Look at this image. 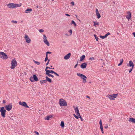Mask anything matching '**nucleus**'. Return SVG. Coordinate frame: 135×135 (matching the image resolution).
Returning <instances> with one entry per match:
<instances>
[{
	"mask_svg": "<svg viewBox=\"0 0 135 135\" xmlns=\"http://www.w3.org/2000/svg\"><path fill=\"white\" fill-rule=\"evenodd\" d=\"M21 6V4L11 3L7 5V6L10 8H13L15 7H19Z\"/></svg>",
	"mask_w": 135,
	"mask_h": 135,
	"instance_id": "obj_1",
	"label": "nucleus"
},
{
	"mask_svg": "<svg viewBox=\"0 0 135 135\" xmlns=\"http://www.w3.org/2000/svg\"><path fill=\"white\" fill-rule=\"evenodd\" d=\"M17 63L15 58L12 59L11 61V68L12 69H13L17 66Z\"/></svg>",
	"mask_w": 135,
	"mask_h": 135,
	"instance_id": "obj_2",
	"label": "nucleus"
},
{
	"mask_svg": "<svg viewBox=\"0 0 135 135\" xmlns=\"http://www.w3.org/2000/svg\"><path fill=\"white\" fill-rule=\"evenodd\" d=\"M77 75L78 76L80 77L81 79H83V83H85L86 82V79L87 78V77L85 75L80 73H77Z\"/></svg>",
	"mask_w": 135,
	"mask_h": 135,
	"instance_id": "obj_3",
	"label": "nucleus"
},
{
	"mask_svg": "<svg viewBox=\"0 0 135 135\" xmlns=\"http://www.w3.org/2000/svg\"><path fill=\"white\" fill-rule=\"evenodd\" d=\"M0 108V112H1V116L3 117L4 118L5 117L6 110L4 109V107H1Z\"/></svg>",
	"mask_w": 135,
	"mask_h": 135,
	"instance_id": "obj_4",
	"label": "nucleus"
},
{
	"mask_svg": "<svg viewBox=\"0 0 135 135\" xmlns=\"http://www.w3.org/2000/svg\"><path fill=\"white\" fill-rule=\"evenodd\" d=\"M59 104L60 106H67V103L66 101L62 99H61L59 101Z\"/></svg>",
	"mask_w": 135,
	"mask_h": 135,
	"instance_id": "obj_5",
	"label": "nucleus"
},
{
	"mask_svg": "<svg viewBox=\"0 0 135 135\" xmlns=\"http://www.w3.org/2000/svg\"><path fill=\"white\" fill-rule=\"evenodd\" d=\"M118 95V94H113L112 95H107V97L111 100H114V98H116Z\"/></svg>",
	"mask_w": 135,
	"mask_h": 135,
	"instance_id": "obj_6",
	"label": "nucleus"
},
{
	"mask_svg": "<svg viewBox=\"0 0 135 135\" xmlns=\"http://www.w3.org/2000/svg\"><path fill=\"white\" fill-rule=\"evenodd\" d=\"M0 57L3 59H6L8 58L7 55L4 53L0 52Z\"/></svg>",
	"mask_w": 135,
	"mask_h": 135,
	"instance_id": "obj_7",
	"label": "nucleus"
},
{
	"mask_svg": "<svg viewBox=\"0 0 135 135\" xmlns=\"http://www.w3.org/2000/svg\"><path fill=\"white\" fill-rule=\"evenodd\" d=\"M30 79L31 82L37 81L38 80V78L35 75H34L33 77H30Z\"/></svg>",
	"mask_w": 135,
	"mask_h": 135,
	"instance_id": "obj_8",
	"label": "nucleus"
},
{
	"mask_svg": "<svg viewBox=\"0 0 135 135\" xmlns=\"http://www.w3.org/2000/svg\"><path fill=\"white\" fill-rule=\"evenodd\" d=\"M43 37L44 42L47 46H49L50 45V44L46 39V36L45 35H44L43 36Z\"/></svg>",
	"mask_w": 135,
	"mask_h": 135,
	"instance_id": "obj_9",
	"label": "nucleus"
},
{
	"mask_svg": "<svg viewBox=\"0 0 135 135\" xmlns=\"http://www.w3.org/2000/svg\"><path fill=\"white\" fill-rule=\"evenodd\" d=\"M19 104L21 105L22 106L26 108H29V107L27 105L26 103L25 102H22L21 101H20L19 103Z\"/></svg>",
	"mask_w": 135,
	"mask_h": 135,
	"instance_id": "obj_10",
	"label": "nucleus"
},
{
	"mask_svg": "<svg viewBox=\"0 0 135 135\" xmlns=\"http://www.w3.org/2000/svg\"><path fill=\"white\" fill-rule=\"evenodd\" d=\"M12 107V104L11 103H10L8 105H6L5 108L7 110L9 111L11 110Z\"/></svg>",
	"mask_w": 135,
	"mask_h": 135,
	"instance_id": "obj_11",
	"label": "nucleus"
},
{
	"mask_svg": "<svg viewBox=\"0 0 135 135\" xmlns=\"http://www.w3.org/2000/svg\"><path fill=\"white\" fill-rule=\"evenodd\" d=\"M25 39L27 43H29L30 42L31 39L28 37L27 35H26L25 36Z\"/></svg>",
	"mask_w": 135,
	"mask_h": 135,
	"instance_id": "obj_12",
	"label": "nucleus"
},
{
	"mask_svg": "<svg viewBox=\"0 0 135 135\" xmlns=\"http://www.w3.org/2000/svg\"><path fill=\"white\" fill-rule=\"evenodd\" d=\"M127 15L126 16V18L128 20H129L131 17V13L130 12H127Z\"/></svg>",
	"mask_w": 135,
	"mask_h": 135,
	"instance_id": "obj_13",
	"label": "nucleus"
},
{
	"mask_svg": "<svg viewBox=\"0 0 135 135\" xmlns=\"http://www.w3.org/2000/svg\"><path fill=\"white\" fill-rule=\"evenodd\" d=\"M96 13L98 18L99 19L101 17V16L99 12L98 9L97 8L96 9Z\"/></svg>",
	"mask_w": 135,
	"mask_h": 135,
	"instance_id": "obj_14",
	"label": "nucleus"
},
{
	"mask_svg": "<svg viewBox=\"0 0 135 135\" xmlns=\"http://www.w3.org/2000/svg\"><path fill=\"white\" fill-rule=\"evenodd\" d=\"M127 66L130 67H132V68H133L134 66L133 63L132 61L131 60L129 61V64H127Z\"/></svg>",
	"mask_w": 135,
	"mask_h": 135,
	"instance_id": "obj_15",
	"label": "nucleus"
},
{
	"mask_svg": "<svg viewBox=\"0 0 135 135\" xmlns=\"http://www.w3.org/2000/svg\"><path fill=\"white\" fill-rule=\"evenodd\" d=\"M87 64L86 63H82L80 65L81 68L84 69L86 68L87 66Z\"/></svg>",
	"mask_w": 135,
	"mask_h": 135,
	"instance_id": "obj_16",
	"label": "nucleus"
},
{
	"mask_svg": "<svg viewBox=\"0 0 135 135\" xmlns=\"http://www.w3.org/2000/svg\"><path fill=\"white\" fill-rule=\"evenodd\" d=\"M71 53H69L68 54L66 55L64 57V58L65 60L68 59L71 56Z\"/></svg>",
	"mask_w": 135,
	"mask_h": 135,
	"instance_id": "obj_17",
	"label": "nucleus"
},
{
	"mask_svg": "<svg viewBox=\"0 0 135 135\" xmlns=\"http://www.w3.org/2000/svg\"><path fill=\"white\" fill-rule=\"evenodd\" d=\"M110 33L108 32L104 36H100V38H102V39H104L106 37H107L108 35H110Z\"/></svg>",
	"mask_w": 135,
	"mask_h": 135,
	"instance_id": "obj_18",
	"label": "nucleus"
},
{
	"mask_svg": "<svg viewBox=\"0 0 135 135\" xmlns=\"http://www.w3.org/2000/svg\"><path fill=\"white\" fill-rule=\"evenodd\" d=\"M32 11V9L31 8H27L25 11V12L26 13H30Z\"/></svg>",
	"mask_w": 135,
	"mask_h": 135,
	"instance_id": "obj_19",
	"label": "nucleus"
},
{
	"mask_svg": "<svg viewBox=\"0 0 135 135\" xmlns=\"http://www.w3.org/2000/svg\"><path fill=\"white\" fill-rule=\"evenodd\" d=\"M129 121L131 122L132 123H135V119L132 118H129Z\"/></svg>",
	"mask_w": 135,
	"mask_h": 135,
	"instance_id": "obj_20",
	"label": "nucleus"
},
{
	"mask_svg": "<svg viewBox=\"0 0 135 135\" xmlns=\"http://www.w3.org/2000/svg\"><path fill=\"white\" fill-rule=\"evenodd\" d=\"M45 71H46V73H51V74H53V73H54V72H55V71H53V70H45Z\"/></svg>",
	"mask_w": 135,
	"mask_h": 135,
	"instance_id": "obj_21",
	"label": "nucleus"
},
{
	"mask_svg": "<svg viewBox=\"0 0 135 135\" xmlns=\"http://www.w3.org/2000/svg\"><path fill=\"white\" fill-rule=\"evenodd\" d=\"M74 110L75 113L76 114L79 113L78 107H76L75 108Z\"/></svg>",
	"mask_w": 135,
	"mask_h": 135,
	"instance_id": "obj_22",
	"label": "nucleus"
},
{
	"mask_svg": "<svg viewBox=\"0 0 135 135\" xmlns=\"http://www.w3.org/2000/svg\"><path fill=\"white\" fill-rule=\"evenodd\" d=\"M46 78V80H47V81H48L50 83H51L52 82L51 79L48 78V77L46 76L45 77Z\"/></svg>",
	"mask_w": 135,
	"mask_h": 135,
	"instance_id": "obj_23",
	"label": "nucleus"
},
{
	"mask_svg": "<svg viewBox=\"0 0 135 135\" xmlns=\"http://www.w3.org/2000/svg\"><path fill=\"white\" fill-rule=\"evenodd\" d=\"M85 56L84 55H82L80 57V61H81L83 60L84 58H85Z\"/></svg>",
	"mask_w": 135,
	"mask_h": 135,
	"instance_id": "obj_24",
	"label": "nucleus"
},
{
	"mask_svg": "<svg viewBox=\"0 0 135 135\" xmlns=\"http://www.w3.org/2000/svg\"><path fill=\"white\" fill-rule=\"evenodd\" d=\"M40 82L41 84H43L44 83H47V80H41Z\"/></svg>",
	"mask_w": 135,
	"mask_h": 135,
	"instance_id": "obj_25",
	"label": "nucleus"
},
{
	"mask_svg": "<svg viewBox=\"0 0 135 135\" xmlns=\"http://www.w3.org/2000/svg\"><path fill=\"white\" fill-rule=\"evenodd\" d=\"M52 117V115H50L47 117L45 118V120H49L50 119V118H51Z\"/></svg>",
	"mask_w": 135,
	"mask_h": 135,
	"instance_id": "obj_26",
	"label": "nucleus"
},
{
	"mask_svg": "<svg viewBox=\"0 0 135 135\" xmlns=\"http://www.w3.org/2000/svg\"><path fill=\"white\" fill-rule=\"evenodd\" d=\"M45 73L46 75H47L49 77L51 76L52 78H53L54 77V76L53 75L49 73Z\"/></svg>",
	"mask_w": 135,
	"mask_h": 135,
	"instance_id": "obj_27",
	"label": "nucleus"
},
{
	"mask_svg": "<svg viewBox=\"0 0 135 135\" xmlns=\"http://www.w3.org/2000/svg\"><path fill=\"white\" fill-rule=\"evenodd\" d=\"M60 126H61L62 128L64 127V123L63 121H61V123Z\"/></svg>",
	"mask_w": 135,
	"mask_h": 135,
	"instance_id": "obj_28",
	"label": "nucleus"
},
{
	"mask_svg": "<svg viewBox=\"0 0 135 135\" xmlns=\"http://www.w3.org/2000/svg\"><path fill=\"white\" fill-rule=\"evenodd\" d=\"M73 24L75 27H76V24L75 22V21H74L72 20L71 21V24Z\"/></svg>",
	"mask_w": 135,
	"mask_h": 135,
	"instance_id": "obj_29",
	"label": "nucleus"
},
{
	"mask_svg": "<svg viewBox=\"0 0 135 135\" xmlns=\"http://www.w3.org/2000/svg\"><path fill=\"white\" fill-rule=\"evenodd\" d=\"M93 23H94V26H95L96 25L98 26L99 25V23L98 22H97L96 21H94Z\"/></svg>",
	"mask_w": 135,
	"mask_h": 135,
	"instance_id": "obj_30",
	"label": "nucleus"
},
{
	"mask_svg": "<svg viewBox=\"0 0 135 135\" xmlns=\"http://www.w3.org/2000/svg\"><path fill=\"white\" fill-rule=\"evenodd\" d=\"M123 59H121L120 60V63L118 65V66L121 65L123 63Z\"/></svg>",
	"mask_w": 135,
	"mask_h": 135,
	"instance_id": "obj_31",
	"label": "nucleus"
},
{
	"mask_svg": "<svg viewBox=\"0 0 135 135\" xmlns=\"http://www.w3.org/2000/svg\"><path fill=\"white\" fill-rule=\"evenodd\" d=\"M95 38L96 40V41H98V39H99V38L97 36V35H95L94 34V35Z\"/></svg>",
	"mask_w": 135,
	"mask_h": 135,
	"instance_id": "obj_32",
	"label": "nucleus"
},
{
	"mask_svg": "<svg viewBox=\"0 0 135 135\" xmlns=\"http://www.w3.org/2000/svg\"><path fill=\"white\" fill-rule=\"evenodd\" d=\"M33 61L36 64H37V65H39L40 64V63L38 61H35V60H33Z\"/></svg>",
	"mask_w": 135,
	"mask_h": 135,
	"instance_id": "obj_33",
	"label": "nucleus"
},
{
	"mask_svg": "<svg viewBox=\"0 0 135 135\" xmlns=\"http://www.w3.org/2000/svg\"><path fill=\"white\" fill-rule=\"evenodd\" d=\"M94 59H95L93 57H90L89 59V60H91V61L93 60H94Z\"/></svg>",
	"mask_w": 135,
	"mask_h": 135,
	"instance_id": "obj_34",
	"label": "nucleus"
},
{
	"mask_svg": "<svg viewBox=\"0 0 135 135\" xmlns=\"http://www.w3.org/2000/svg\"><path fill=\"white\" fill-rule=\"evenodd\" d=\"M73 115L74 116V117L77 119H78L79 118V117L77 115H76L75 114H73Z\"/></svg>",
	"mask_w": 135,
	"mask_h": 135,
	"instance_id": "obj_35",
	"label": "nucleus"
},
{
	"mask_svg": "<svg viewBox=\"0 0 135 135\" xmlns=\"http://www.w3.org/2000/svg\"><path fill=\"white\" fill-rule=\"evenodd\" d=\"M44 31V30L43 29H40L39 30V31L40 32H43Z\"/></svg>",
	"mask_w": 135,
	"mask_h": 135,
	"instance_id": "obj_36",
	"label": "nucleus"
},
{
	"mask_svg": "<svg viewBox=\"0 0 135 135\" xmlns=\"http://www.w3.org/2000/svg\"><path fill=\"white\" fill-rule=\"evenodd\" d=\"M12 22L14 23H17V21H16L12 20Z\"/></svg>",
	"mask_w": 135,
	"mask_h": 135,
	"instance_id": "obj_37",
	"label": "nucleus"
},
{
	"mask_svg": "<svg viewBox=\"0 0 135 135\" xmlns=\"http://www.w3.org/2000/svg\"><path fill=\"white\" fill-rule=\"evenodd\" d=\"M76 115H77L78 116V117H79V118L80 117H81L79 113L77 114Z\"/></svg>",
	"mask_w": 135,
	"mask_h": 135,
	"instance_id": "obj_38",
	"label": "nucleus"
},
{
	"mask_svg": "<svg viewBox=\"0 0 135 135\" xmlns=\"http://www.w3.org/2000/svg\"><path fill=\"white\" fill-rule=\"evenodd\" d=\"M71 4L72 5V6H74V2H72L71 3Z\"/></svg>",
	"mask_w": 135,
	"mask_h": 135,
	"instance_id": "obj_39",
	"label": "nucleus"
},
{
	"mask_svg": "<svg viewBox=\"0 0 135 135\" xmlns=\"http://www.w3.org/2000/svg\"><path fill=\"white\" fill-rule=\"evenodd\" d=\"M47 69H51V68H50V67H48V66H46V69H45V70H46H46H47Z\"/></svg>",
	"mask_w": 135,
	"mask_h": 135,
	"instance_id": "obj_40",
	"label": "nucleus"
},
{
	"mask_svg": "<svg viewBox=\"0 0 135 135\" xmlns=\"http://www.w3.org/2000/svg\"><path fill=\"white\" fill-rule=\"evenodd\" d=\"M69 32L70 33V35H71V34H72V30L71 29H70V30L69 31Z\"/></svg>",
	"mask_w": 135,
	"mask_h": 135,
	"instance_id": "obj_41",
	"label": "nucleus"
},
{
	"mask_svg": "<svg viewBox=\"0 0 135 135\" xmlns=\"http://www.w3.org/2000/svg\"><path fill=\"white\" fill-rule=\"evenodd\" d=\"M133 68H131V69L129 71V73H131L132 71Z\"/></svg>",
	"mask_w": 135,
	"mask_h": 135,
	"instance_id": "obj_42",
	"label": "nucleus"
},
{
	"mask_svg": "<svg viewBox=\"0 0 135 135\" xmlns=\"http://www.w3.org/2000/svg\"><path fill=\"white\" fill-rule=\"evenodd\" d=\"M57 76H59V75L56 73L55 72L54 73Z\"/></svg>",
	"mask_w": 135,
	"mask_h": 135,
	"instance_id": "obj_43",
	"label": "nucleus"
},
{
	"mask_svg": "<svg viewBox=\"0 0 135 135\" xmlns=\"http://www.w3.org/2000/svg\"><path fill=\"white\" fill-rule=\"evenodd\" d=\"M34 133H35L37 135H38L39 134V133H38L36 131H35Z\"/></svg>",
	"mask_w": 135,
	"mask_h": 135,
	"instance_id": "obj_44",
	"label": "nucleus"
},
{
	"mask_svg": "<svg viewBox=\"0 0 135 135\" xmlns=\"http://www.w3.org/2000/svg\"><path fill=\"white\" fill-rule=\"evenodd\" d=\"M100 129L102 131V133L103 134L104 133V132L103 130V128H100Z\"/></svg>",
	"mask_w": 135,
	"mask_h": 135,
	"instance_id": "obj_45",
	"label": "nucleus"
},
{
	"mask_svg": "<svg viewBox=\"0 0 135 135\" xmlns=\"http://www.w3.org/2000/svg\"><path fill=\"white\" fill-rule=\"evenodd\" d=\"M99 123L100 125L102 124V120L101 119L100 120Z\"/></svg>",
	"mask_w": 135,
	"mask_h": 135,
	"instance_id": "obj_46",
	"label": "nucleus"
},
{
	"mask_svg": "<svg viewBox=\"0 0 135 135\" xmlns=\"http://www.w3.org/2000/svg\"><path fill=\"white\" fill-rule=\"evenodd\" d=\"M48 60V57H46L45 60V62H46L47 60Z\"/></svg>",
	"mask_w": 135,
	"mask_h": 135,
	"instance_id": "obj_47",
	"label": "nucleus"
},
{
	"mask_svg": "<svg viewBox=\"0 0 135 135\" xmlns=\"http://www.w3.org/2000/svg\"><path fill=\"white\" fill-rule=\"evenodd\" d=\"M100 129L103 128L102 124H100Z\"/></svg>",
	"mask_w": 135,
	"mask_h": 135,
	"instance_id": "obj_48",
	"label": "nucleus"
},
{
	"mask_svg": "<svg viewBox=\"0 0 135 135\" xmlns=\"http://www.w3.org/2000/svg\"><path fill=\"white\" fill-rule=\"evenodd\" d=\"M65 15L66 16H70V15H69L68 14L66 13V14H65Z\"/></svg>",
	"mask_w": 135,
	"mask_h": 135,
	"instance_id": "obj_49",
	"label": "nucleus"
},
{
	"mask_svg": "<svg viewBox=\"0 0 135 135\" xmlns=\"http://www.w3.org/2000/svg\"><path fill=\"white\" fill-rule=\"evenodd\" d=\"M46 53H47V54H51V52L50 51H47L46 52Z\"/></svg>",
	"mask_w": 135,
	"mask_h": 135,
	"instance_id": "obj_50",
	"label": "nucleus"
},
{
	"mask_svg": "<svg viewBox=\"0 0 135 135\" xmlns=\"http://www.w3.org/2000/svg\"><path fill=\"white\" fill-rule=\"evenodd\" d=\"M78 62H77V64H76L75 65V66L74 67V68H76V67L77 66H78Z\"/></svg>",
	"mask_w": 135,
	"mask_h": 135,
	"instance_id": "obj_51",
	"label": "nucleus"
},
{
	"mask_svg": "<svg viewBox=\"0 0 135 135\" xmlns=\"http://www.w3.org/2000/svg\"><path fill=\"white\" fill-rule=\"evenodd\" d=\"M3 104H5L6 103V101L4 100H3Z\"/></svg>",
	"mask_w": 135,
	"mask_h": 135,
	"instance_id": "obj_52",
	"label": "nucleus"
},
{
	"mask_svg": "<svg viewBox=\"0 0 135 135\" xmlns=\"http://www.w3.org/2000/svg\"><path fill=\"white\" fill-rule=\"evenodd\" d=\"M46 57H48V54L46 52Z\"/></svg>",
	"mask_w": 135,
	"mask_h": 135,
	"instance_id": "obj_53",
	"label": "nucleus"
},
{
	"mask_svg": "<svg viewBox=\"0 0 135 135\" xmlns=\"http://www.w3.org/2000/svg\"><path fill=\"white\" fill-rule=\"evenodd\" d=\"M104 128H108V126L107 125H106V126H104Z\"/></svg>",
	"mask_w": 135,
	"mask_h": 135,
	"instance_id": "obj_54",
	"label": "nucleus"
},
{
	"mask_svg": "<svg viewBox=\"0 0 135 135\" xmlns=\"http://www.w3.org/2000/svg\"><path fill=\"white\" fill-rule=\"evenodd\" d=\"M132 34L134 37H135V32H133Z\"/></svg>",
	"mask_w": 135,
	"mask_h": 135,
	"instance_id": "obj_55",
	"label": "nucleus"
},
{
	"mask_svg": "<svg viewBox=\"0 0 135 135\" xmlns=\"http://www.w3.org/2000/svg\"><path fill=\"white\" fill-rule=\"evenodd\" d=\"M79 118L80 119H81V120L82 121H83V118H82V117H80Z\"/></svg>",
	"mask_w": 135,
	"mask_h": 135,
	"instance_id": "obj_56",
	"label": "nucleus"
},
{
	"mask_svg": "<svg viewBox=\"0 0 135 135\" xmlns=\"http://www.w3.org/2000/svg\"><path fill=\"white\" fill-rule=\"evenodd\" d=\"M86 97L87 98H88L89 99H90V97L89 96H88V95L86 96Z\"/></svg>",
	"mask_w": 135,
	"mask_h": 135,
	"instance_id": "obj_57",
	"label": "nucleus"
},
{
	"mask_svg": "<svg viewBox=\"0 0 135 135\" xmlns=\"http://www.w3.org/2000/svg\"><path fill=\"white\" fill-rule=\"evenodd\" d=\"M47 60H48L47 62L49 63V62L50 61V60L49 59H48Z\"/></svg>",
	"mask_w": 135,
	"mask_h": 135,
	"instance_id": "obj_58",
	"label": "nucleus"
},
{
	"mask_svg": "<svg viewBox=\"0 0 135 135\" xmlns=\"http://www.w3.org/2000/svg\"><path fill=\"white\" fill-rule=\"evenodd\" d=\"M49 64V63H48V62H47L46 63V66H47V65Z\"/></svg>",
	"mask_w": 135,
	"mask_h": 135,
	"instance_id": "obj_59",
	"label": "nucleus"
},
{
	"mask_svg": "<svg viewBox=\"0 0 135 135\" xmlns=\"http://www.w3.org/2000/svg\"><path fill=\"white\" fill-rule=\"evenodd\" d=\"M112 120V119H109V122H111V121Z\"/></svg>",
	"mask_w": 135,
	"mask_h": 135,
	"instance_id": "obj_60",
	"label": "nucleus"
},
{
	"mask_svg": "<svg viewBox=\"0 0 135 135\" xmlns=\"http://www.w3.org/2000/svg\"><path fill=\"white\" fill-rule=\"evenodd\" d=\"M36 7H37V8H38V6H37Z\"/></svg>",
	"mask_w": 135,
	"mask_h": 135,
	"instance_id": "obj_61",
	"label": "nucleus"
},
{
	"mask_svg": "<svg viewBox=\"0 0 135 135\" xmlns=\"http://www.w3.org/2000/svg\"><path fill=\"white\" fill-rule=\"evenodd\" d=\"M113 3H114V4H115V2H114V1H113Z\"/></svg>",
	"mask_w": 135,
	"mask_h": 135,
	"instance_id": "obj_62",
	"label": "nucleus"
},
{
	"mask_svg": "<svg viewBox=\"0 0 135 135\" xmlns=\"http://www.w3.org/2000/svg\"><path fill=\"white\" fill-rule=\"evenodd\" d=\"M51 69H54V68H51Z\"/></svg>",
	"mask_w": 135,
	"mask_h": 135,
	"instance_id": "obj_63",
	"label": "nucleus"
},
{
	"mask_svg": "<svg viewBox=\"0 0 135 135\" xmlns=\"http://www.w3.org/2000/svg\"><path fill=\"white\" fill-rule=\"evenodd\" d=\"M52 67V66H51V67Z\"/></svg>",
	"mask_w": 135,
	"mask_h": 135,
	"instance_id": "obj_64",
	"label": "nucleus"
}]
</instances>
